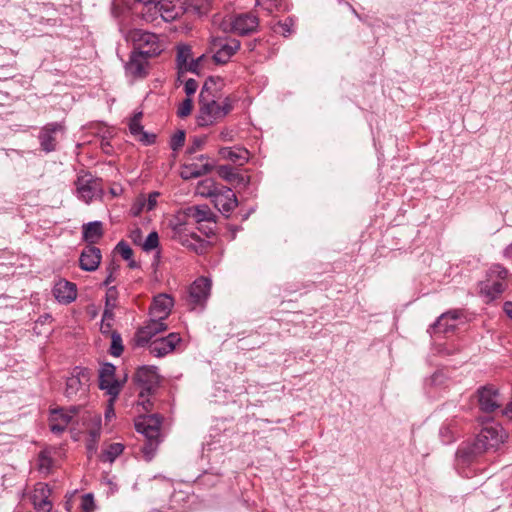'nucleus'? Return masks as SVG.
I'll return each mask as SVG.
<instances>
[{
    "mask_svg": "<svg viewBox=\"0 0 512 512\" xmlns=\"http://www.w3.org/2000/svg\"><path fill=\"white\" fill-rule=\"evenodd\" d=\"M159 245V236L158 233L153 231L148 234L146 240L144 241L142 248L144 251L149 252L157 248Z\"/></svg>",
    "mask_w": 512,
    "mask_h": 512,
    "instance_id": "44",
    "label": "nucleus"
},
{
    "mask_svg": "<svg viewBox=\"0 0 512 512\" xmlns=\"http://www.w3.org/2000/svg\"><path fill=\"white\" fill-rule=\"evenodd\" d=\"M83 240L89 245L97 243L103 236L102 222L93 221L83 225Z\"/></svg>",
    "mask_w": 512,
    "mask_h": 512,
    "instance_id": "29",
    "label": "nucleus"
},
{
    "mask_svg": "<svg viewBox=\"0 0 512 512\" xmlns=\"http://www.w3.org/2000/svg\"><path fill=\"white\" fill-rule=\"evenodd\" d=\"M143 3L141 17L147 23H154L161 19L159 0H139Z\"/></svg>",
    "mask_w": 512,
    "mask_h": 512,
    "instance_id": "30",
    "label": "nucleus"
},
{
    "mask_svg": "<svg viewBox=\"0 0 512 512\" xmlns=\"http://www.w3.org/2000/svg\"><path fill=\"white\" fill-rule=\"evenodd\" d=\"M173 299L167 294H159L154 297L149 309V316L165 320L171 313Z\"/></svg>",
    "mask_w": 512,
    "mask_h": 512,
    "instance_id": "22",
    "label": "nucleus"
},
{
    "mask_svg": "<svg viewBox=\"0 0 512 512\" xmlns=\"http://www.w3.org/2000/svg\"><path fill=\"white\" fill-rule=\"evenodd\" d=\"M206 139V136L194 137L192 143L187 148V153L194 154L195 152L201 150L204 144L206 143Z\"/></svg>",
    "mask_w": 512,
    "mask_h": 512,
    "instance_id": "50",
    "label": "nucleus"
},
{
    "mask_svg": "<svg viewBox=\"0 0 512 512\" xmlns=\"http://www.w3.org/2000/svg\"><path fill=\"white\" fill-rule=\"evenodd\" d=\"M114 280H115V277H114V275H113V272L111 271V272L109 273V275L106 277V279H105V281H104V283H103V284H104L105 286H108V285H109L110 283H112Z\"/></svg>",
    "mask_w": 512,
    "mask_h": 512,
    "instance_id": "60",
    "label": "nucleus"
},
{
    "mask_svg": "<svg viewBox=\"0 0 512 512\" xmlns=\"http://www.w3.org/2000/svg\"><path fill=\"white\" fill-rule=\"evenodd\" d=\"M72 420V415L65 412L64 409L54 410L50 418V430L54 434H61L64 432L68 424Z\"/></svg>",
    "mask_w": 512,
    "mask_h": 512,
    "instance_id": "27",
    "label": "nucleus"
},
{
    "mask_svg": "<svg viewBox=\"0 0 512 512\" xmlns=\"http://www.w3.org/2000/svg\"><path fill=\"white\" fill-rule=\"evenodd\" d=\"M118 298V291L115 286H111L107 289L105 296V306L110 308L116 307V302Z\"/></svg>",
    "mask_w": 512,
    "mask_h": 512,
    "instance_id": "48",
    "label": "nucleus"
},
{
    "mask_svg": "<svg viewBox=\"0 0 512 512\" xmlns=\"http://www.w3.org/2000/svg\"><path fill=\"white\" fill-rule=\"evenodd\" d=\"M504 441L503 429L498 426H486L481 429L472 443H466L456 452V468L461 477L473 478L476 475L469 467L479 455L495 450Z\"/></svg>",
    "mask_w": 512,
    "mask_h": 512,
    "instance_id": "1",
    "label": "nucleus"
},
{
    "mask_svg": "<svg viewBox=\"0 0 512 512\" xmlns=\"http://www.w3.org/2000/svg\"><path fill=\"white\" fill-rule=\"evenodd\" d=\"M181 341L178 333H170L166 337L158 338L149 343V351L156 357H163L171 353Z\"/></svg>",
    "mask_w": 512,
    "mask_h": 512,
    "instance_id": "16",
    "label": "nucleus"
},
{
    "mask_svg": "<svg viewBox=\"0 0 512 512\" xmlns=\"http://www.w3.org/2000/svg\"><path fill=\"white\" fill-rule=\"evenodd\" d=\"M192 59V49L189 45H179L177 47L176 65L178 70V78L188 72L189 62Z\"/></svg>",
    "mask_w": 512,
    "mask_h": 512,
    "instance_id": "31",
    "label": "nucleus"
},
{
    "mask_svg": "<svg viewBox=\"0 0 512 512\" xmlns=\"http://www.w3.org/2000/svg\"><path fill=\"white\" fill-rule=\"evenodd\" d=\"M50 494L51 490L46 482H36L30 499L37 512H51Z\"/></svg>",
    "mask_w": 512,
    "mask_h": 512,
    "instance_id": "14",
    "label": "nucleus"
},
{
    "mask_svg": "<svg viewBox=\"0 0 512 512\" xmlns=\"http://www.w3.org/2000/svg\"><path fill=\"white\" fill-rule=\"evenodd\" d=\"M141 118L142 112L134 114V116L129 122L130 133L144 144H152L155 141V135L148 134L147 132L144 131L143 126L141 125Z\"/></svg>",
    "mask_w": 512,
    "mask_h": 512,
    "instance_id": "26",
    "label": "nucleus"
},
{
    "mask_svg": "<svg viewBox=\"0 0 512 512\" xmlns=\"http://www.w3.org/2000/svg\"><path fill=\"white\" fill-rule=\"evenodd\" d=\"M167 329V325L164 320L150 317L149 321L135 334V343L137 346H145L151 342V339L158 333H161Z\"/></svg>",
    "mask_w": 512,
    "mask_h": 512,
    "instance_id": "12",
    "label": "nucleus"
},
{
    "mask_svg": "<svg viewBox=\"0 0 512 512\" xmlns=\"http://www.w3.org/2000/svg\"><path fill=\"white\" fill-rule=\"evenodd\" d=\"M133 380L137 386L141 388L139 392V404L148 411L152 403L149 397L154 393L159 385V375L155 366H142L137 369Z\"/></svg>",
    "mask_w": 512,
    "mask_h": 512,
    "instance_id": "4",
    "label": "nucleus"
},
{
    "mask_svg": "<svg viewBox=\"0 0 512 512\" xmlns=\"http://www.w3.org/2000/svg\"><path fill=\"white\" fill-rule=\"evenodd\" d=\"M122 383L115 379V366L105 363L99 371V388L111 396V402L119 395Z\"/></svg>",
    "mask_w": 512,
    "mask_h": 512,
    "instance_id": "10",
    "label": "nucleus"
},
{
    "mask_svg": "<svg viewBox=\"0 0 512 512\" xmlns=\"http://www.w3.org/2000/svg\"><path fill=\"white\" fill-rule=\"evenodd\" d=\"M187 14L206 15L211 9V0H185Z\"/></svg>",
    "mask_w": 512,
    "mask_h": 512,
    "instance_id": "34",
    "label": "nucleus"
},
{
    "mask_svg": "<svg viewBox=\"0 0 512 512\" xmlns=\"http://www.w3.org/2000/svg\"><path fill=\"white\" fill-rule=\"evenodd\" d=\"M52 294L60 304H70L77 298V286L66 279H59L52 288Z\"/></svg>",
    "mask_w": 512,
    "mask_h": 512,
    "instance_id": "15",
    "label": "nucleus"
},
{
    "mask_svg": "<svg viewBox=\"0 0 512 512\" xmlns=\"http://www.w3.org/2000/svg\"><path fill=\"white\" fill-rule=\"evenodd\" d=\"M259 25L258 17L253 14H239L231 22V29L239 35H247L256 31Z\"/></svg>",
    "mask_w": 512,
    "mask_h": 512,
    "instance_id": "21",
    "label": "nucleus"
},
{
    "mask_svg": "<svg viewBox=\"0 0 512 512\" xmlns=\"http://www.w3.org/2000/svg\"><path fill=\"white\" fill-rule=\"evenodd\" d=\"M213 169V165L209 162L198 163L192 162L184 164L181 168L180 176L184 180L198 178L209 173Z\"/></svg>",
    "mask_w": 512,
    "mask_h": 512,
    "instance_id": "25",
    "label": "nucleus"
},
{
    "mask_svg": "<svg viewBox=\"0 0 512 512\" xmlns=\"http://www.w3.org/2000/svg\"><path fill=\"white\" fill-rule=\"evenodd\" d=\"M161 20L172 22L186 14L185 0H159Z\"/></svg>",
    "mask_w": 512,
    "mask_h": 512,
    "instance_id": "18",
    "label": "nucleus"
},
{
    "mask_svg": "<svg viewBox=\"0 0 512 512\" xmlns=\"http://www.w3.org/2000/svg\"><path fill=\"white\" fill-rule=\"evenodd\" d=\"M135 428L146 439L141 450L145 460L150 461L160 443L161 417L158 414L142 416L135 422Z\"/></svg>",
    "mask_w": 512,
    "mask_h": 512,
    "instance_id": "3",
    "label": "nucleus"
},
{
    "mask_svg": "<svg viewBox=\"0 0 512 512\" xmlns=\"http://www.w3.org/2000/svg\"><path fill=\"white\" fill-rule=\"evenodd\" d=\"M211 281L206 277L197 278L189 287L186 298L191 310L203 309L210 295Z\"/></svg>",
    "mask_w": 512,
    "mask_h": 512,
    "instance_id": "7",
    "label": "nucleus"
},
{
    "mask_svg": "<svg viewBox=\"0 0 512 512\" xmlns=\"http://www.w3.org/2000/svg\"><path fill=\"white\" fill-rule=\"evenodd\" d=\"M198 88V83L196 80L194 79H188L186 82H185V85H184V90H185V93L188 95V96H191L193 95L196 90Z\"/></svg>",
    "mask_w": 512,
    "mask_h": 512,
    "instance_id": "53",
    "label": "nucleus"
},
{
    "mask_svg": "<svg viewBox=\"0 0 512 512\" xmlns=\"http://www.w3.org/2000/svg\"><path fill=\"white\" fill-rule=\"evenodd\" d=\"M101 434V418L100 416H95L93 418V427L89 429V439H92L94 442H98V439Z\"/></svg>",
    "mask_w": 512,
    "mask_h": 512,
    "instance_id": "47",
    "label": "nucleus"
},
{
    "mask_svg": "<svg viewBox=\"0 0 512 512\" xmlns=\"http://www.w3.org/2000/svg\"><path fill=\"white\" fill-rule=\"evenodd\" d=\"M123 344L121 335L114 331L111 335V346H110V354L114 357H119L123 352Z\"/></svg>",
    "mask_w": 512,
    "mask_h": 512,
    "instance_id": "41",
    "label": "nucleus"
},
{
    "mask_svg": "<svg viewBox=\"0 0 512 512\" xmlns=\"http://www.w3.org/2000/svg\"><path fill=\"white\" fill-rule=\"evenodd\" d=\"M177 239L183 246L189 248L197 254H203L207 249L208 242L202 239L196 233L178 231Z\"/></svg>",
    "mask_w": 512,
    "mask_h": 512,
    "instance_id": "24",
    "label": "nucleus"
},
{
    "mask_svg": "<svg viewBox=\"0 0 512 512\" xmlns=\"http://www.w3.org/2000/svg\"><path fill=\"white\" fill-rule=\"evenodd\" d=\"M124 450V446L121 443L109 444L103 449L100 459L102 462L112 463Z\"/></svg>",
    "mask_w": 512,
    "mask_h": 512,
    "instance_id": "36",
    "label": "nucleus"
},
{
    "mask_svg": "<svg viewBox=\"0 0 512 512\" xmlns=\"http://www.w3.org/2000/svg\"><path fill=\"white\" fill-rule=\"evenodd\" d=\"M220 138L223 141H233V131L229 129H224L220 133Z\"/></svg>",
    "mask_w": 512,
    "mask_h": 512,
    "instance_id": "56",
    "label": "nucleus"
},
{
    "mask_svg": "<svg viewBox=\"0 0 512 512\" xmlns=\"http://www.w3.org/2000/svg\"><path fill=\"white\" fill-rule=\"evenodd\" d=\"M83 380H89V371L81 367H75L70 377L66 380L65 396L74 399L78 395H85L86 389Z\"/></svg>",
    "mask_w": 512,
    "mask_h": 512,
    "instance_id": "11",
    "label": "nucleus"
},
{
    "mask_svg": "<svg viewBox=\"0 0 512 512\" xmlns=\"http://www.w3.org/2000/svg\"><path fill=\"white\" fill-rule=\"evenodd\" d=\"M113 310L114 308H110V307H107L105 306V309H104V312H103V317H102V321H112L113 320Z\"/></svg>",
    "mask_w": 512,
    "mask_h": 512,
    "instance_id": "55",
    "label": "nucleus"
},
{
    "mask_svg": "<svg viewBox=\"0 0 512 512\" xmlns=\"http://www.w3.org/2000/svg\"><path fill=\"white\" fill-rule=\"evenodd\" d=\"M65 126L61 122H51L43 126L39 132L38 139L41 150L50 153L57 148V135L64 134Z\"/></svg>",
    "mask_w": 512,
    "mask_h": 512,
    "instance_id": "8",
    "label": "nucleus"
},
{
    "mask_svg": "<svg viewBox=\"0 0 512 512\" xmlns=\"http://www.w3.org/2000/svg\"><path fill=\"white\" fill-rule=\"evenodd\" d=\"M214 84L213 77H210L203 85L199 95V114L197 123L201 127L213 125L217 121L223 119L232 110V102L226 97L222 104L217 103L215 99L209 96V84Z\"/></svg>",
    "mask_w": 512,
    "mask_h": 512,
    "instance_id": "2",
    "label": "nucleus"
},
{
    "mask_svg": "<svg viewBox=\"0 0 512 512\" xmlns=\"http://www.w3.org/2000/svg\"><path fill=\"white\" fill-rule=\"evenodd\" d=\"M185 142V132L182 130L177 131L171 138L170 147L173 151H178Z\"/></svg>",
    "mask_w": 512,
    "mask_h": 512,
    "instance_id": "46",
    "label": "nucleus"
},
{
    "mask_svg": "<svg viewBox=\"0 0 512 512\" xmlns=\"http://www.w3.org/2000/svg\"><path fill=\"white\" fill-rule=\"evenodd\" d=\"M240 41L237 39H215L211 43L214 52L213 60L216 64H226L239 50Z\"/></svg>",
    "mask_w": 512,
    "mask_h": 512,
    "instance_id": "9",
    "label": "nucleus"
},
{
    "mask_svg": "<svg viewBox=\"0 0 512 512\" xmlns=\"http://www.w3.org/2000/svg\"><path fill=\"white\" fill-rule=\"evenodd\" d=\"M294 24V19L292 17H288L284 21H278L272 29L275 33L287 37L292 34Z\"/></svg>",
    "mask_w": 512,
    "mask_h": 512,
    "instance_id": "39",
    "label": "nucleus"
},
{
    "mask_svg": "<svg viewBox=\"0 0 512 512\" xmlns=\"http://www.w3.org/2000/svg\"><path fill=\"white\" fill-rule=\"evenodd\" d=\"M86 447L89 453H93L96 451L97 442L92 441V439H88Z\"/></svg>",
    "mask_w": 512,
    "mask_h": 512,
    "instance_id": "57",
    "label": "nucleus"
},
{
    "mask_svg": "<svg viewBox=\"0 0 512 512\" xmlns=\"http://www.w3.org/2000/svg\"><path fill=\"white\" fill-rule=\"evenodd\" d=\"M205 56L201 55L197 57L196 59H191L188 66V72L199 74V69L201 66L202 61L204 60Z\"/></svg>",
    "mask_w": 512,
    "mask_h": 512,
    "instance_id": "52",
    "label": "nucleus"
},
{
    "mask_svg": "<svg viewBox=\"0 0 512 512\" xmlns=\"http://www.w3.org/2000/svg\"><path fill=\"white\" fill-rule=\"evenodd\" d=\"M488 275L490 280H500L505 282L508 277V270L505 267L496 264L489 269Z\"/></svg>",
    "mask_w": 512,
    "mask_h": 512,
    "instance_id": "43",
    "label": "nucleus"
},
{
    "mask_svg": "<svg viewBox=\"0 0 512 512\" xmlns=\"http://www.w3.org/2000/svg\"><path fill=\"white\" fill-rule=\"evenodd\" d=\"M112 416H114V410H113V408H112V405H110V406L107 408L106 412H105V417H106L107 419H109V418H111Z\"/></svg>",
    "mask_w": 512,
    "mask_h": 512,
    "instance_id": "62",
    "label": "nucleus"
},
{
    "mask_svg": "<svg viewBox=\"0 0 512 512\" xmlns=\"http://www.w3.org/2000/svg\"><path fill=\"white\" fill-rule=\"evenodd\" d=\"M219 154L223 159L230 160L238 165H244L249 159L248 150L241 147H223L219 150Z\"/></svg>",
    "mask_w": 512,
    "mask_h": 512,
    "instance_id": "28",
    "label": "nucleus"
},
{
    "mask_svg": "<svg viewBox=\"0 0 512 512\" xmlns=\"http://www.w3.org/2000/svg\"><path fill=\"white\" fill-rule=\"evenodd\" d=\"M141 238V230L139 228L131 232V239L136 243Z\"/></svg>",
    "mask_w": 512,
    "mask_h": 512,
    "instance_id": "59",
    "label": "nucleus"
},
{
    "mask_svg": "<svg viewBox=\"0 0 512 512\" xmlns=\"http://www.w3.org/2000/svg\"><path fill=\"white\" fill-rule=\"evenodd\" d=\"M507 288V284L500 280H488L481 287V293L487 298V301H493L498 298Z\"/></svg>",
    "mask_w": 512,
    "mask_h": 512,
    "instance_id": "32",
    "label": "nucleus"
},
{
    "mask_svg": "<svg viewBox=\"0 0 512 512\" xmlns=\"http://www.w3.org/2000/svg\"><path fill=\"white\" fill-rule=\"evenodd\" d=\"M192 107V100L189 97L184 99L177 109V115L180 118L187 117L191 113Z\"/></svg>",
    "mask_w": 512,
    "mask_h": 512,
    "instance_id": "49",
    "label": "nucleus"
},
{
    "mask_svg": "<svg viewBox=\"0 0 512 512\" xmlns=\"http://www.w3.org/2000/svg\"><path fill=\"white\" fill-rule=\"evenodd\" d=\"M75 184L79 198L87 204L94 198L100 197L103 193L101 179L94 177L88 172L80 174Z\"/></svg>",
    "mask_w": 512,
    "mask_h": 512,
    "instance_id": "6",
    "label": "nucleus"
},
{
    "mask_svg": "<svg viewBox=\"0 0 512 512\" xmlns=\"http://www.w3.org/2000/svg\"><path fill=\"white\" fill-rule=\"evenodd\" d=\"M478 403L480 409L484 412H493L500 407L498 390L487 385L478 389Z\"/></svg>",
    "mask_w": 512,
    "mask_h": 512,
    "instance_id": "17",
    "label": "nucleus"
},
{
    "mask_svg": "<svg viewBox=\"0 0 512 512\" xmlns=\"http://www.w3.org/2000/svg\"><path fill=\"white\" fill-rule=\"evenodd\" d=\"M102 255L99 248L94 245L86 246L79 257V266L82 270L92 272L98 269Z\"/></svg>",
    "mask_w": 512,
    "mask_h": 512,
    "instance_id": "20",
    "label": "nucleus"
},
{
    "mask_svg": "<svg viewBox=\"0 0 512 512\" xmlns=\"http://www.w3.org/2000/svg\"><path fill=\"white\" fill-rule=\"evenodd\" d=\"M81 510L82 512H93L95 510L94 497L91 493L84 494L81 497Z\"/></svg>",
    "mask_w": 512,
    "mask_h": 512,
    "instance_id": "45",
    "label": "nucleus"
},
{
    "mask_svg": "<svg viewBox=\"0 0 512 512\" xmlns=\"http://www.w3.org/2000/svg\"><path fill=\"white\" fill-rule=\"evenodd\" d=\"M187 215L194 219L197 223L215 221V215L208 205H197L188 208Z\"/></svg>",
    "mask_w": 512,
    "mask_h": 512,
    "instance_id": "33",
    "label": "nucleus"
},
{
    "mask_svg": "<svg viewBox=\"0 0 512 512\" xmlns=\"http://www.w3.org/2000/svg\"><path fill=\"white\" fill-rule=\"evenodd\" d=\"M197 159L201 162L205 161V162H208V156L207 155H200L199 157H197Z\"/></svg>",
    "mask_w": 512,
    "mask_h": 512,
    "instance_id": "64",
    "label": "nucleus"
},
{
    "mask_svg": "<svg viewBox=\"0 0 512 512\" xmlns=\"http://www.w3.org/2000/svg\"><path fill=\"white\" fill-rule=\"evenodd\" d=\"M53 466V460L50 453L47 450H43L39 453L37 458V469L43 477L49 475Z\"/></svg>",
    "mask_w": 512,
    "mask_h": 512,
    "instance_id": "37",
    "label": "nucleus"
},
{
    "mask_svg": "<svg viewBox=\"0 0 512 512\" xmlns=\"http://www.w3.org/2000/svg\"><path fill=\"white\" fill-rule=\"evenodd\" d=\"M128 39L131 40L136 50L148 57H155L164 50V45L159 36L155 33L147 32L141 29L129 31Z\"/></svg>",
    "mask_w": 512,
    "mask_h": 512,
    "instance_id": "5",
    "label": "nucleus"
},
{
    "mask_svg": "<svg viewBox=\"0 0 512 512\" xmlns=\"http://www.w3.org/2000/svg\"><path fill=\"white\" fill-rule=\"evenodd\" d=\"M505 313L507 314V316L509 318L512 319V302L508 301L504 304V307H503Z\"/></svg>",
    "mask_w": 512,
    "mask_h": 512,
    "instance_id": "58",
    "label": "nucleus"
},
{
    "mask_svg": "<svg viewBox=\"0 0 512 512\" xmlns=\"http://www.w3.org/2000/svg\"><path fill=\"white\" fill-rule=\"evenodd\" d=\"M117 251L125 260H131L133 256V250L131 247L124 241H120L116 246Z\"/></svg>",
    "mask_w": 512,
    "mask_h": 512,
    "instance_id": "51",
    "label": "nucleus"
},
{
    "mask_svg": "<svg viewBox=\"0 0 512 512\" xmlns=\"http://www.w3.org/2000/svg\"><path fill=\"white\" fill-rule=\"evenodd\" d=\"M219 188L214 179L206 178L197 183L195 191L197 195L213 199Z\"/></svg>",
    "mask_w": 512,
    "mask_h": 512,
    "instance_id": "35",
    "label": "nucleus"
},
{
    "mask_svg": "<svg viewBox=\"0 0 512 512\" xmlns=\"http://www.w3.org/2000/svg\"><path fill=\"white\" fill-rule=\"evenodd\" d=\"M505 414L512 417V401L507 404Z\"/></svg>",
    "mask_w": 512,
    "mask_h": 512,
    "instance_id": "63",
    "label": "nucleus"
},
{
    "mask_svg": "<svg viewBox=\"0 0 512 512\" xmlns=\"http://www.w3.org/2000/svg\"><path fill=\"white\" fill-rule=\"evenodd\" d=\"M214 206L226 217L238 206V200L232 189L221 186L212 199Z\"/></svg>",
    "mask_w": 512,
    "mask_h": 512,
    "instance_id": "13",
    "label": "nucleus"
},
{
    "mask_svg": "<svg viewBox=\"0 0 512 512\" xmlns=\"http://www.w3.org/2000/svg\"><path fill=\"white\" fill-rule=\"evenodd\" d=\"M218 174L221 178L229 182H244V177L238 174L230 165H221L218 168Z\"/></svg>",
    "mask_w": 512,
    "mask_h": 512,
    "instance_id": "38",
    "label": "nucleus"
},
{
    "mask_svg": "<svg viewBox=\"0 0 512 512\" xmlns=\"http://www.w3.org/2000/svg\"><path fill=\"white\" fill-rule=\"evenodd\" d=\"M439 436L444 444H449L455 440L454 421L443 423L439 430Z\"/></svg>",
    "mask_w": 512,
    "mask_h": 512,
    "instance_id": "40",
    "label": "nucleus"
},
{
    "mask_svg": "<svg viewBox=\"0 0 512 512\" xmlns=\"http://www.w3.org/2000/svg\"><path fill=\"white\" fill-rule=\"evenodd\" d=\"M80 406H71L66 412L71 414L72 417L78 413Z\"/></svg>",
    "mask_w": 512,
    "mask_h": 512,
    "instance_id": "61",
    "label": "nucleus"
},
{
    "mask_svg": "<svg viewBox=\"0 0 512 512\" xmlns=\"http://www.w3.org/2000/svg\"><path fill=\"white\" fill-rule=\"evenodd\" d=\"M148 58V56L138 51H133L125 65L126 73L136 78L146 77L148 74Z\"/></svg>",
    "mask_w": 512,
    "mask_h": 512,
    "instance_id": "19",
    "label": "nucleus"
},
{
    "mask_svg": "<svg viewBox=\"0 0 512 512\" xmlns=\"http://www.w3.org/2000/svg\"><path fill=\"white\" fill-rule=\"evenodd\" d=\"M460 314L457 310H451L443 313L438 319L430 326L429 331L431 333H448L455 329L456 320Z\"/></svg>",
    "mask_w": 512,
    "mask_h": 512,
    "instance_id": "23",
    "label": "nucleus"
},
{
    "mask_svg": "<svg viewBox=\"0 0 512 512\" xmlns=\"http://www.w3.org/2000/svg\"><path fill=\"white\" fill-rule=\"evenodd\" d=\"M158 196H159L158 192H153V193L149 194L148 201L145 204L147 211H151L155 208Z\"/></svg>",
    "mask_w": 512,
    "mask_h": 512,
    "instance_id": "54",
    "label": "nucleus"
},
{
    "mask_svg": "<svg viewBox=\"0 0 512 512\" xmlns=\"http://www.w3.org/2000/svg\"><path fill=\"white\" fill-rule=\"evenodd\" d=\"M256 5L271 14L282 9V0H257Z\"/></svg>",
    "mask_w": 512,
    "mask_h": 512,
    "instance_id": "42",
    "label": "nucleus"
}]
</instances>
